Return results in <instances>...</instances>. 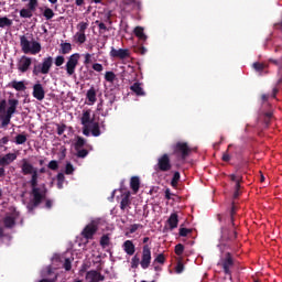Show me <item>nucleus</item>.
<instances>
[{
	"label": "nucleus",
	"mask_w": 282,
	"mask_h": 282,
	"mask_svg": "<svg viewBox=\"0 0 282 282\" xmlns=\"http://www.w3.org/2000/svg\"><path fill=\"white\" fill-rule=\"evenodd\" d=\"M29 184L31 186L30 195L32 199L26 205V208L30 213H32V210L39 208V206L43 204L44 199L47 198V185L42 183L39 186V170H35L31 173V180L29 181Z\"/></svg>",
	"instance_id": "1"
},
{
	"label": "nucleus",
	"mask_w": 282,
	"mask_h": 282,
	"mask_svg": "<svg viewBox=\"0 0 282 282\" xmlns=\"http://www.w3.org/2000/svg\"><path fill=\"white\" fill-rule=\"evenodd\" d=\"M217 265L223 269V272L226 274V276H229V281H232V270H235V265H237L235 256H232L230 252H226Z\"/></svg>",
	"instance_id": "2"
},
{
	"label": "nucleus",
	"mask_w": 282,
	"mask_h": 282,
	"mask_svg": "<svg viewBox=\"0 0 282 282\" xmlns=\"http://www.w3.org/2000/svg\"><path fill=\"white\" fill-rule=\"evenodd\" d=\"M20 47L24 54H33L36 55L41 52V43L32 39L28 40V36L21 35L20 36Z\"/></svg>",
	"instance_id": "3"
},
{
	"label": "nucleus",
	"mask_w": 282,
	"mask_h": 282,
	"mask_svg": "<svg viewBox=\"0 0 282 282\" xmlns=\"http://www.w3.org/2000/svg\"><path fill=\"white\" fill-rule=\"evenodd\" d=\"M173 155H175L178 162H186V158L193 153V149L188 145V143L178 141L173 147Z\"/></svg>",
	"instance_id": "4"
},
{
	"label": "nucleus",
	"mask_w": 282,
	"mask_h": 282,
	"mask_svg": "<svg viewBox=\"0 0 282 282\" xmlns=\"http://www.w3.org/2000/svg\"><path fill=\"white\" fill-rule=\"evenodd\" d=\"M54 65V57L48 56L44 57L42 63L35 64L33 66V76H41L50 74V69H52V66Z\"/></svg>",
	"instance_id": "5"
},
{
	"label": "nucleus",
	"mask_w": 282,
	"mask_h": 282,
	"mask_svg": "<svg viewBox=\"0 0 282 282\" xmlns=\"http://www.w3.org/2000/svg\"><path fill=\"white\" fill-rule=\"evenodd\" d=\"M171 169H173V164H171V156L166 153L161 155L158 159V163L154 165V171L161 173H167V171H171Z\"/></svg>",
	"instance_id": "6"
},
{
	"label": "nucleus",
	"mask_w": 282,
	"mask_h": 282,
	"mask_svg": "<svg viewBox=\"0 0 282 282\" xmlns=\"http://www.w3.org/2000/svg\"><path fill=\"white\" fill-rule=\"evenodd\" d=\"M80 61V54H72L65 65V70L67 76H74L76 74V67H78V62Z\"/></svg>",
	"instance_id": "7"
},
{
	"label": "nucleus",
	"mask_w": 282,
	"mask_h": 282,
	"mask_svg": "<svg viewBox=\"0 0 282 282\" xmlns=\"http://www.w3.org/2000/svg\"><path fill=\"white\" fill-rule=\"evenodd\" d=\"M237 239V225L232 226V228L223 227L221 228V243H228L230 241H235Z\"/></svg>",
	"instance_id": "8"
},
{
	"label": "nucleus",
	"mask_w": 282,
	"mask_h": 282,
	"mask_svg": "<svg viewBox=\"0 0 282 282\" xmlns=\"http://www.w3.org/2000/svg\"><path fill=\"white\" fill-rule=\"evenodd\" d=\"M39 6V0H30L28 3V9L20 10L21 19H32L34 17L33 12H36Z\"/></svg>",
	"instance_id": "9"
},
{
	"label": "nucleus",
	"mask_w": 282,
	"mask_h": 282,
	"mask_svg": "<svg viewBox=\"0 0 282 282\" xmlns=\"http://www.w3.org/2000/svg\"><path fill=\"white\" fill-rule=\"evenodd\" d=\"M140 265L142 270H148L151 265V247L149 245H144L142 248Z\"/></svg>",
	"instance_id": "10"
},
{
	"label": "nucleus",
	"mask_w": 282,
	"mask_h": 282,
	"mask_svg": "<svg viewBox=\"0 0 282 282\" xmlns=\"http://www.w3.org/2000/svg\"><path fill=\"white\" fill-rule=\"evenodd\" d=\"M96 232H98V223L93 220L83 229L82 237H84V239H94Z\"/></svg>",
	"instance_id": "11"
},
{
	"label": "nucleus",
	"mask_w": 282,
	"mask_h": 282,
	"mask_svg": "<svg viewBox=\"0 0 282 282\" xmlns=\"http://www.w3.org/2000/svg\"><path fill=\"white\" fill-rule=\"evenodd\" d=\"M110 57L111 58H119V61H124L126 58L131 57V51L129 48H115L111 47L110 50Z\"/></svg>",
	"instance_id": "12"
},
{
	"label": "nucleus",
	"mask_w": 282,
	"mask_h": 282,
	"mask_svg": "<svg viewBox=\"0 0 282 282\" xmlns=\"http://www.w3.org/2000/svg\"><path fill=\"white\" fill-rule=\"evenodd\" d=\"M9 107L7 108V111L2 113L6 118L9 120H12V116L17 113V107H19V99L9 98L8 99Z\"/></svg>",
	"instance_id": "13"
},
{
	"label": "nucleus",
	"mask_w": 282,
	"mask_h": 282,
	"mask_svg": "<svg viewBox=\"0 0 282 282\" xmlns=\"http://www.w3.org/2000/svg\"><path fill=\"white\" fill-rule=\"evenodd\" d=\"M30 67H32V58L23 55L18 63L19 72H21V74H25Z\"/></svg>",
	"instance_id": "14"
},
{
	"label": "nucleus",
	"mask_w": 282,
	"mask_h": 282,
	"mask_svg": "<svg viewBox=\"0 0 282 282\" xmlns=\"http://www.w3.org/2000/svg\"><path fill=\"white\" fill-rule=\"evenodd\" d=\"M80 122L83 127H89V124H94V117L91 118V109L83 110Z\"/></svg>",
	"instance_id": "15"
},
{
	"label": "nucleus",
	"mask_w": 282,
	"mask_h": 282,
	"mask_svg": "<svg viewBox=\"0 0 282 282\" xmlns=\"http://www.w3.org/2000/svg\"><path fill=\"white\" fill-rule=\"evenodd\" d=\"M37 169L32 165L26 159L22 160L21 173L22 175H32Z\"/></svg>",
	"instance_id": "16"
},
{
	"label": "nucleus",
	"mask_w": 282,
	"mask_h": 282,
	"mask_svg": "<svg viewBox=\"0 0 282 282\" xmlns=\"http://www.w3.org/2000/svg\"><path fill=\"white\" fill-rule=\"evenodd\" d=\"M86 279L89 282H100V281H105V275H101L100 272L96 270H90L86 273Z\"/></svg>",
	"instance_id": "17"
},
{
	"label": "nucleus",
	"mask_w": 282,
	"mask_h": 282,
	"mask_svg": "<svg viewBox=\"0 0 282 282\" xmlns=\"http://www.w3.org/2000/svg\"><path fill=\"white\" fill-rule=\"evenodd\" d=\"M14 160H17V154L14 153H8L3 156H0V166H10Z\"/></svg>",
	"instance_id": "18"
},
{
	"label": "nucleus",
	"mask_w": 282,
	"mask_h": 282,
	"mask_svg": "<svg viewBox=\"0 0 282 282\" xmlns=\"http://www.w3.org/2000/svg\"><path fill=\"white\" fill-rule=\"evenodd\" d=\"M33 97H35L36 100H43L45 98V89H43V85L35 84L33 86Z\"/></svg>",
	"instance_id": "19"
},
{
	"label": "nucleus",
	"mask_w": 282,
	"mask_h": 282,
	"mask_svg": "<svg viewBox=\"0 0 282 282\" xmlns=\"http://www.w3.org/2000/svg\"><path fill=\"white\" fill-rule=\"evenodd\" d=\"M122 249L129 257L135 254V245H133L132 240H126L122 245Z\"/></svg>",
	"instance_id": "20"
},
{
	"label": "nucleus",
	"mask_w": 282,
	"mask_h": 282,
	"mask_svg": "<svg viewBox=\"0 0 282 282\" xmlns=\"http://www.w3.org/2000/svg\"><path fill=\"white\" fill-rule=\"evenodd\" d=\"M167 224L170 230H175V228H177V225L180 224V216L177 215V213H173L170 215Z\"/></svg>",
	"instance_id": "21"
},
{
	"label": "nucleus",
	"mask_w": 282,
	"mask_h": 282,
	"mask_svg": "<svg viewBox=\"0 0 282 282\" xmlns=\"http://www.w3.org/2000/svg\"><path fill=\"white\" fill-rule=\"evenodd\" d=\"M130 206H131V192H127L120 202V208L122 210H127V208H129Z\"/></svg>",
	"instance_id": "22"
},
{
	"label": "nucleus",
	"mask_w": 282,
	"mask_h": 282,
	"mask_svg": "<svg viewBox=\"0 0 282 282\" xmlns=\"http://www.w3.org/2000/svg\"><path fill=\"white\" fill-rule=\"evenodd\" d=\"M130 89L135 96H147V93H144V89L142 88V84L138 82L130 86Z\"/></svg>",
	"instance_id": "23"
},
{
	"label": "nucleus",
	"mask_w": 282,
	"mask_h": 282,
	"mask_svg": "<svg viewBox=\"0 0 282 282\" xmlns=\"http://www.w3.org/2000/svg\"><path fill=\"white\" fill-rule=\"evenodd\" d=\"M9 87H12V89H15V91H25V89H28V87H25V82H17V80H12L9 84Z\"/></svg>",
	"instance_id": "24"
},
{
	"label": "nucleus",
	"mask_w": 282,
	"mask_h": 282,
	"mask_svg": "<svg viewBox=\"0 0 282 282\" xmlns=\"http://www.w3.org/2000/svg\"><path fill=\"white\" fill-rule=\"evenodd\" d=\"M86 98L90 105H94L98 98L96 97V88L91 86L86 94Z\"/></svg>",
	"instance_id": "25"
},
{
	"label": "nucleus",
	"mask_w": 282,
	"mask_h": 282,
	"mask_svg": "<svg viewBox=\"0 0 282 282\" xmlns=\"http://www.w3.org/2000/svg\"><path fill=\"white\" fill-rule=\"evenodd\" d=\"M130 187L133 193H138L140 191V177L132 176L130 180Z\"/></svg>",
	"instance_id": "26"
},
{
	"label": "nucleus",
	"mask_w": 282,
	"mask_h": 282,
	"mask_svg": "<svg viewBox=\"0 0 282 282\" xmlns=\"http://www.w3.org/2000/svg\"><path fill=\"white\" fill-rule=\"evenodd\" d=\"M124 6H132V10H142V2L138 0H122Z\"/></svg>",
	"instance_id": "27"
},
{
	"label": "nucleus",
	"mask_w": 282,
	"mask_h": 282,
	"mask_svg": "<svg viewBox=\"0 0 282 282\" xmlns=\"http://www.w3.org/2000/svg\"><path fill=\"white\" fill-rule=\"evenodd\" d=\"M4 228H14L17 220L12 216H7L3 219Z\"/></svg>",
	"instance_id": "28"
},
{
	"label": "nucleus",
	"mask_w": 282,
	"mask_h": 282,
	"mask_svg": "<svg viewBox=\"0 0 282 282\" xmlns=\"http://www.w3.org/2000/svg\"><path fill=\"white\" fill-rule=\"evenodd\" d=\"M59 54H69L72 52V43H67V42H64V43H61L59 44Z\"/></svg>",
	"instance_id": "29"
},
{
	"label": "nucleus",
	"mask_w": 282,
	"mask_h": 282,
	"mask_svg": "<svg viewBox=\"0 0 282 282\" xmlns=\"http://www.w3.org/2000/svg\"><path fill=\"white\" fill-rule=\"evenodd\" d=\"M260 120L264 122L265 127H270V122H272V112H264L260 116Z\"/></svg>",
	"instance_id": "30"
},
{
	"label": "nucleus",
	"mask_w": 282,
	"mask_h": 282,
	"mask_svg": "<svg viewBox=\"0 0 282 282\" xmlns=\"http://www.w3.org/2000/svg\"><path fill=\"white\" fill-rule=\"evenodd\" d=\"M134 35L140 39V41H147V34H144V28L142 26H137L134 29Z\"/></svg>",
	"instance_id": "31"
},
{
	"label": "nucleus",
	"mask_w": 282,
	"mask_h": 282,
	"mask_svg": "<svg viewBox=\"0 0 282 282\" xmlns=\"http://www.w3.org/2000/svg\"><path fill=\"white\" fill-rule=\"evenodd\" d=\"M181 177H182V175L180 174V172H174L172 181H171L172 188H177V184H180Z\"/></svg>",
	"instance_id": "32"
},
{
	"label": "nucleus",
	"mask_w": 282,
	"mask_h": 282,
	"mask_svg": "<svg viewBox=\"0 0 282 282\" xmlns=\"http://www.w3.org/2000/svg\"><path fill=\"white\" fill-rule=\"evenodd\" d=\"M91 124V135H94V138H98L100 135V123L94 121Z\"/></svg>",
	"instance_id": "33"
},
{
	"label": "nucleus",
	"mask_w": 282,
	"mask_h": 282,
	"mask_svg": "<svg viewBox=\"0 0 282 282\" xmlns=\"http://www.w3.org/2000/svg\"><path fill=\"white\" fill-rule=\"evenodd\" d=\"M252 67L256 72L261 74L263 69H268V64L256 62L253 63Z\"/></svg>",
	"instance_id": "34"
},
{
	"label": "nucleus",
	"mask_w": 282,
	"mask_h": 282,
	"mask_svg": "<svg viewBox=\"0 0 282 282\" xmlns=\"http://www.w3.org/2000/svg\"><path fill=\"white\" fill-rule=\"evenodd\" d=\"M43 17L46 19V21H52V19H54V10L46 7L43 11Z\"/></svg>",
	"instance_id": "35"
},
{
	"label": "nucleus",
	"mask_w": 282,
	"mask_h": 282,
	"mask_svg": "<svg viewBox=\"0 0 282 282\" xmlns=\"http://www.w3.org/2000/svg\"><path fill=\"white\" fill-rule=\"evenodd\" d=\"M87 144V141L83 137H77V141L75 142V151L83 149Z\"/></svg>",
	"instance_id": "36"
},
{
	"label": "nucleus",
	"mask_w": 282,
	"mask_h": 282,
	"mask_svg": "<svg viewBox=\"0 0 282 282\" xmlns=\"http://www.w3.org/2000/svg\"><path fill=\"white\" fill-rule=\"evenodd\" d=\"M12 20H10L8 17L0 18V28H11Z\"/></svg>",
	"instance_id": "37"
},
{
	"label": "nucleus",
	"mask_w": 282,
	"mask_h": 282,
	"mask_svg": "<svg viewBox=\"0 0 282 282\" xmlns=\"http://www.w3.org/2000/svg\"><path fill=\"white\" fill-rule=\"evenodd\" d=\"M229 215H230V224L231 226H235V216L237 215V206H235V203H232Z\"/></svg>",
	"instance_id": "38"
},
{
	"label": "nucleus",
	"mask_w": 282,
	"mask_h": 282,
	"mask_svg": "<svg viewBox=\"0 0 282 282\" xmlns=\"http://www.w3.org/2000/svg\"><path fill=\"white\" fill-rule=\"evenodd\" d=\"M0 129H6L8 124H10L11 119H8V117H4L3 115H0Z\"/></svg>",
	"instance_id": "39"
},
{
	"label": "nucleus",
	"mask_w": 282,
	"mask_h": 282,
	"mask_svg": "<svg viewBox=\"0 0 282 282\" xmlns=\"http://www.w3.org/2000/svg\"><path fill=\"white\" fill-rule=\"evenodd\" d=\"M109 243H110L109 235L101 236V238H100L101 248H107V246H109Z\"/></svg>",
	"instance_id": "40"
},
{
	"label": "nucleus",
	"mask_w": 282,
	"mask_h": 282,
	"mask_svg": "<svg viewBox=\"0 0 282 282\" xmlns=\"http://www.w3.org/2000/svg\"><path fill=\"white\" fill-rule=\"evenodd\" d=\"M28 142V135L25 134H18L15 137V144H25Z\"/></svg>",
	"instance_id": "41"
},
{
	"label": "nucleus",
	"mask_w": 282,
	"mask_h": 282,
	"mask_svg": "<svg viewBox=\"0 0 282 282\" xmlns=\"http://www.w3.org/2000/svg\"><path fill=\"white\" fill-rule=\"evenodd\" d=\"M63 184H65V174L58 173L57 174V188H63Z\"/></svg>",
	"instance_id": "42"
},
{
	"label": "nucleus",
	"mask_w": 282,
	"mask_h": 282,
	"mask_svg": "<svg viewBox=\"0 0 282 282\" xmlns=\"http://www.w3.org/2000/svg\"><path fill=\"white\" fill-rule=\"evenodd\" d=\"M142 228H144V226H142V224H133L129 228V235H133V232H135Z\"/></svg>",
	"instance_id": "43"
},
{
	"label": "nucleus",
	"mask_w": 282,
	"mask_h": 282,
	"mask_svg": "<svg viewBox=\"0 0 282 282\" xmlns=\"http://www.w3.org/2000/svg\"><path fill=\"white\" fill-rule=\"evenodd\" d=\"M192 232H193V229H188L184 227L178 229L180 237H188V235H191Z\"/></svg>",
	"instance_id": "44"
},
{
	"label": "nucleus",
	"mask_w": 282,
	"mask_h": 282,
	"mask_svg": "<svg viewBox=\"0 0 282 282\" xmlns=\"http://www.w3.org/2000/svg\"><path fill=\"white\" fill-rule=\"evenodd\" d=\"M105 79L107 80V83H113V80H116V73L106 72Z\"/></svg>",
	"instance_id": "45"
},
{
	"label": "nucleus",
	"mask_w": 282,
	"mask_h": 282,
	"mask_svg": "<svg viewBox=\"0 0 282 282\" xmlns=\"http://www.w3.org/2000/svg\"><path fill=\"white\" fill-rule=\"evenodd\" d=\"M89 28V23L87 22H79L77 29L79 30L78 33L85 34V31Z\"/></svg>",
	"instance_id": "46"
},
{
	"label": "nucleus",
	"mask_w": 282,
	"mask_h": 282,
	"mask_svg": "<svg viewBox=\"0 0 282 282\" xmlns=\"http://www.w3.org/2000/svg\"><path fill=\"white\" fill-rule=\"evenodd\" d=\"M47 169H50L51 171H58V161L52 160V161L47 164Z\"/></svg>",
	"instance_id": "47"
},
{
	"label": "nucleus",
	"mask_w": 282,
	"mask_h": 282,
	"mask_svg": "<svg viewBox=\"0 0 282 282\" xmlns=\"http://www.w3.org/2000/svg\"><path fill=\"white\" fill-rule=\"evenodd\" d=\"M175 254H177V257H182L184 254V245L178 243L175 246Z\"/></svg>",
	"instance_id": "48"
},
{
	"label": "nucleus",
	"mask_w": 282,
	"mask_h": 282,
	"mask_svg": "<svg viewBox=\"0 0 282 282\" xmlns=\"http://www.w3.org/2000/svg\"><path fill=\"white\" fill-rule=\"evenodd\" d=\"M7 107H8V101L6 99H2L0 101V116H2V113L8 111Z\"/></svg>",
	"instance_id": "49"
},
{
	"label": "nucleus",
	"mask_w": 282,
	"mask_h": 282,
	"mask_svg": "<svg viewBox=\"0 0 282 282\" xmlns=\"http://www.w3.org/2000/svg\"><path fill=\"white\" fill-rule=\"evenodd\" d=\"M76 39H77V43H85V41H87V35H85V33H76Z\"/></svg>",
	"instance_id": "50"
},
{
	"label": "nucleus",
	"mask_w": 282,
	"mask_h": 282,
	"mask_svg": "<svg viewBox=\"0 0 282 282\" xmlns=\"http://www.w3.org/2000/svg\"><path fill=\"white\" fill-rule=\"evenodd\" d=\"M65 174L66 175H73L74 174V165L72 163H66L65 166Z\"/></svg>",
	"instance_id": "51"
},
{
	"label": "nucleus",
	"mask_w": 282,
	"mask_h": 282,
	"mask_svg": "<svg viewBox=\"0 0 282 282\" xmlns=\"http://www.w3.org/2000/svg\"><path fill=\"white\" fill-rule=\"evenodd\" d=\"M65 63V56L59 55L55 58V66L61 67Z\"/></svg>",
	"instance_id": "52"
},
{
	"label": "nucleus",
	"mask_w": 282,
	"mask_h": 282,
	"mask_svg": "<svg viewBox=\"0 0 282 282\" xmlns=\"http://www.w3.org/2000/svg\"><path fill=\"white\" fill-rule=\"evenodd\" d=\"M140 258L138 257V254H135L132 259H131V268H138V265H140Z\"/></svg>",
	"instance_id": "53"
},
{
	"label": "nucleus",
	"mask_w": 282,
	"mask_h": 282,
	"mask_svg": "<svg viewBox=\"0 0 282 282\" xmlns=\"http://www.w3.org/2000/svg\"><path fill=\"white\" fill-rule=\"evenodd\" d=\"M232 147H234L232 144L228 145V150L223 154V158H221L223 162H228L230 160V154H228V151H230Z\"/></svg>",
	"instance_id": "54"
},
{
	"label": "nucleus",
	"mask_w": 282,
	"mask_h": 282,
	"mask_svg": "<svg viewBox=\"0 0 282 282\" xmlns=\"http://www.w3.org/2000/svg\"><path fill=\"white\" fill-rule=\"evenodd\" d=\"M77 151V158H87V155H89V151H87L86 149H79L76 150Z\"/></svg>",
	"instance_id": "55"
},
{
	"label": "nucleus",
	"mask_w": 282,
	"mask_h": 282,
	"mask_svg": "<svg viewBox=\"0 0 282 282\" xmlns=\"http://www.w3.org/2000/svg\"><path fill=\"white\" fill-rule=\"evenodd\" d=\"M154 261L156 263H161L164 264L166 262V258L164 257V253H160L159 256H156V258L154 259Z\"/></svg>",
	"instance_id": "56"
},
{
	"label": "nucleus",
	"mask_w": 282,
	"mask_h": 282,
	"mask_svg": "<svg viewBox=\"0 0 282 282\" xmlns=\"http://www.w3.org/2000/svg\"><path fill=\"white\" fill-rule=\"evenodd\" d=\"M64 269L66 270V272H69V270H72V260H69V258L65 259Z\"/></svg>",
	"instance_id": "57"
},
{
	"label": "nucleus",
	"mask_w": 282,
	"mask_h": 282,
	"mask_svg": "<svg viewBox=\"0 0 282 282\" xmlns=\"http://www.w3.org/2000/svg\"><path fill=\"white\" fill-rule=\"evenodd\" d=\"M269 63H273V65H276V67H279V74H282V64L279 61L270 58Z\"/></svg>",
	"instance_id": "58"
},
{
	"label": "nucleus",
	"mask_w": 282,
	"mask_h": 282,
	"mask_svg": "<svg viewBox=\"0 0 282 282\" xmlns=\"http://www.w3.org/2000/svg\"><path fill=\"white\" fill-rule=\"evenodd\" d=\"M175 272H176V274H182V272H184V263L177 262Z\"/></svg>",
	"instance_id": "59"
},
{
	"label": "nucleus",
	"mask_w": 282,
	"mask_h": 282,
	"mask_svg": "<svg viewBox=\"0 0 282 282\" xmlns=\"http://www.w3.org/2000/svg\"><path fill=\"white\" fill-rule=\"evenodd\" d=\"M65 129H67V126L65 124H57V135H63L65 133Z\"/></svg>",
	"instance_id": "60"
},
{
	"label": "nucleus",
	"mask_w": 282,
	"mask_h": 282,
	"mask_svg": "<svg viewBox=\"0 0 282 282\" xmlns=\"http://www.w3.org/2000/svg\"><path fill=\"white\" fill-rule=\"evenodd\" d=\"M93 69L95 72H102L105 69V67H102V64H100V63H95V64H93Z\"/></svg>",
	"instance_id": "61"
},
{
	"label": "nucleus",
	"mask_w": 282,
	"mask_h": 282,
	"mask_svg": "<svg viewBox=\"0 0 282 282\" xmlns=\"http://www.w3.org/2000/svg\"><path fill=\"white\" fill-rule=\"evenodd\" d=\"M95 23L98 25L99 30H102L104 32H107L109 30V29H107V25L105 23H102L98 20Z\"/></svg>",
	"instance_id": "62"
},
{
	"label": "nucleus",
	"mask_w": 282,
	"mask_h": 282,
	"mask_svg": "<svg viewBox=\"0 0 282 282\" xmlns=\"http://www.w3.org/2000/svg\"><path fill=\"white\" fill-rule=\"evenodd\" d=\"M89 64H91V54L86 53L85 54L84 65H89Z\"/></svg>",
	"instance_id": "63"
},
{
	"label": "nucleus",
	"mask_w": 282,
	"mask_h": 282,
	"mask_svg": "<svg viewBox=\"0 0 282 282\" xmlns=\"http://www.w3.org/2000/svg\"><path fill=\"white\" fill-rule=\"evenodd\" d=\"M57 279H58V276L55 275L53 279H42L39 282H56Z\"/></svg>",
	"instance_id": "64"
}]
</instances>
